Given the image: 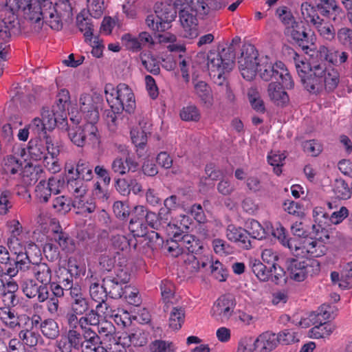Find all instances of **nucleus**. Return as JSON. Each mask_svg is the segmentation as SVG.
I'll return each instance as SVG.
<instances>
[{
  "instance_id": "obj_1",
  "label": "nucleus",
  "mask_w": 352,
  "mask_h": 352,
  "mask_svg": "<svg viewBox=\"0 0 352 352\" xmlns=\"http://www.w3.org/2000/svg\"><path fill=\"white\" fill-rule=\"evenodd\" d=\"M232 47L223 49L221 52H210L207 55V65L209 74L219 87V91L225 94L230 102H233L234 95L226 80V74L234 66V53Z\"/></svg>"
},
{
  "instance_id": "obj_2",
  "label": "nucleus",
  "mask_w": 352,
  "mask_h": 352,
  "mask_svg": "<svg viewBox=\"0 0 352 352\" xmlns=\"http://www.w3.org/2000/svg\"><path fill=\"white\" fill-rule=\"evenodd\" d=\"M309 72L302 74L301 82L305 89L311 94H318L325 89L333 91L340 82L338 72L331 66L327 67L322 62L312 57L309 61Z\"/></svg>"
},
{
  "instance_id": "obj_3",
  "label": "nucleus",
  "mask_w": 352,
  "mask_h": 352,
  "mask_svg": "<svg viewBox=\"0 0 352 352\" xmlns=\"http://www.w3.org/2000/svg\"><path fill=\"white\" fill-rule=\"evenodd\" d=\"M26 6L23 7L24 18L31 23L32 30L38 32L43 26V20L54 30L63 28L65 19L56 12L52 3L49 0H25Z\"/></svg>"
},
{
  "instance_id": "obj_4",
  "label": "nucleus",
  "mask_w": 352,
  "mask_h": 352,
  "mask_svg": "<svg viewBox=\"0 0 352 352\" xmlns=\"http://www.w3.org/2000/svg\"><path fill=\"white\" fill-rule=\"evenodd\" d=\"M106 99L111 108L117 112L125 111L131 114L135 109V96L132 89L124 83H120L114 88L113 85L107 84L104 87Z\"/></svg>"
},
{
  "instance_id": "obj_5",
  "label": "nucleus",
  "mask_w": 352,
  "mask_h": 352,
  "mask_svg": "<svg viewBox=\"0 0 352 352\" xmlns=\"http://www.w3.org/2000/svg\"><path fill=\"white\" fill-rule=\"evenodd\" d=\"M256 72L265 81L278 82L281 80L285 89H292L294 83L290 74L282 62L272 63L268 61L267 58L261 60Z\"/></svg>"
},
{
  "instance_id": "obj_6",
  "label": "nucleus",
  "mask_w": 352,
  "mask_h": 352,
  "mask_svg": "<svg viewBox=\"0 0 352 352\" xmlns=\"http://www.w3.org/2000/svg\"><path fill=\"white\" fill-rule=\"evenodd\" d=\"M301 12L305 19L309 21L317 30L318 34L327 41H332L336 37V30L334 26L324 18L319 16L311 4L304 2L301 4Z\"/></svg>"
},
{
  "instance_id": "obj_7",
  "label": "nucleus",
  "mask_w": 352,
  "mask_h": 352,
  "mask_svg": "<svg viewBox=\"0 0 352 352\" xmlns=\"http://www.w3.org/2000/svg\"><path fill=\"white\" fill-rule=\"evenodd\" d=\"M284 32L306 54L314 50L316 37L311 30L304 25L302 21H299L294 25L285 28Z\"/></svg>"
},
{
  "instance_id": "obj_8",
  "label": "nucleus",
  "mask_w": 352,
  "mask_h": 352,
  "mask_svg": "<svg viewBox=\"0 0 352 352\" xmlns=\"http://www.w3.org/2000/svg\"><path fill=\"white\" fill-rule=\"evenodd\" d=\"M258 52L252 45L243 46L241 56L239 58V68L243 78L252 80L256 76L258 66Z\"/></svg>"
},
{
  "instance_id": "obj_9",
  "label": "nucleus",
  "mask_w": 352,
  "mask_h": 352,
  "mask_svg": "<svg viewBox=\"0 0 352 352\" xmlns=\"http://www.w3.org/2000/svg\"><path fill=\"white\" fill-rule=\"evenodd\" d=\"M314 263L302 257L287 258L285 264L289 278L297 282L305 280L311 272Z\"/></svg>"
},
{
  "instance_id": "obj_10",
  "label": "nucleus",
  "mask_w": 352,
  "mask_h": 352,
  "mask_svg": "<svg viewBox=\"0 0 352 352\" xmlns=\"http://www.w3.org/2000/svg\"><path fill=\"white\" fill-rule=\"evenodd\" d=\"M235 306V299L232 295L221 296L214 304L211 310V316L217 321L222 323L226 322L232 316Z\"/></svg>"
},
{
  "instance_id": "obj_11",
  "label": "nucleus",
  "mask_w": 352,
  "mask_h": 352,
  "mask_svg": "<svg viewBox=\"0 0 352 352\" xmlns=\"http://www.w3.org/2000/svg\"><path fill=\"white\" fill-rule=\"evenodd\" d=\"M68 131V137L73 144L77 146H83L87 137L90 139H96L98 129L95 124L87 122L83 125L70 126L65 127Z\"/></svg>"
},
{
  "instance_id": "obj_12",
  "label": "nucleus",
  "mask_w": 352,
  "mask_h": 352,
  "mask_svg": "<svg viewBox=\"0 0 352 352\" xmlns=\"http://www.w3.org/2000/svg\"><path fill=\"white\" fill-rule=\"evenodd\" d=\"M25 1V0H6V10L8 11L11 16L3 20V27L14 35L21 32L20 23L16 14L19 11L24 14L23 7L26 6Z\"/></svg>"
},
{
  "instance_id": "obj_13",
  "label": "nucleus",
  "mask_w": 352,
  "mask_h": 352,
  "mask_svg": "<svg viewBox=\"0 0 352 352\" xmlns=\"http://www.w3.org/2000/svg\"><path fill=\"white\" fill-rule=\"evenodd\" d=\"M67 175L66 176V184H68L71 180L76 182L80 181L85 186H87V182L91 181L94 177L92 171V166L90 164L82 159H80L76 166L74 165L67 166Z\"/></svg>"
},
{
  "instance_id": "obj_14",
  "label": "nucleus",
  "mask_w": 352,
  "mask_h": 352,
  "mask_svg": "<svg viewBox=\"0 0 352 352\" xmlns=\"http://www.w3.org/2000/svg\"><path fill=\"white\" fill-rule=\"evenodd\" d=\"M21 263L24 264L25 269L20 270L19 272L26 273L30 272L35 279L40 283L49 285L52 280V271L50 266L44 262L32 263L30 259L28 261L21 259Z\"/></svg>"
},
{
  "instance_id": "obj_15",
  "label": "nucleus",
  "mask_w": 352,
  "mask_h": 352,
  "mask_svg": "<svg viewBox=\"0 0 352 352\" xmlns=\"http://www.w3.org/2000/svg\"><path fill=\"white\" fill-rule=\"evenodd\" d=\"M82 335L81 329H68L56 342V346L60 352H72L73 349L80 351L82 346Z\"/></svg>"
},
{
  "instance_id": "obj_16",
  "label": "nucleus",
  "mask_w": 352,
  "mask_h": 352,
  "mask_svg": "<svg viewBox=\"0 0 352 352\" xmlns=\"http://www.w3.org/2000/svg\"><path fill=\"white\" fill-rule=\"evenodd\" d=\"M139 238V239H133V248L142 254L152 253L153 250L157 248V245H160L163 242L159 233L155 231Z\"/></svg>"
},
{
  "instance_id": "obj_17",
  "label": "nucleus",
  "mask_w": 352,
  "mask_h": 352,
  "mask_svg": "<svg viewBox=\"0 0 352 352\" xmlns=\"http://www.w3.org/2000/svg\"><path fill=\"white\" fill-rule=\"evenodd\" d=\"M79 106L87 122L96 125L99 120V112L93 97L87 94H82L79 99Z\"/></svg>"
},
{
  "instance_id": "obj_18",
  "label": "nucleus",
  "mask_w": 352,
  "mask_h": 352,
  "mask_svg": "<svg viewBox=\"0 0 352 352\" xmlns=\"http://www.w3.org/2000/svg\"><path fill=\"white\" fill-rule=\"evenodd\" d=\"M226 236L229 241L235 243L241 249L250 250L253 247L248 231L242 228L229 225L226 229Z\"/></svg>"
},
{
  "instance_id": "obj_19",
  "label": "nucleus",
  "mask_w": 352,
  "mask_h": 352,
  "mask_svg": "<svg viewBox=\"0 0 352 352\" xmlns=\"http://www.w3.org/2000/svg\"><path fill=\"white\" fill-rule=\"evenodd\" d=\"M81 352H107L102 346L100 337L91 328H83Z\"/></svg>"
},
{
  "instance_id": "obj_20",
  "label": "nucleus",
  "mask_w": 352,
  "mask_h": 352,
  "mask_svg": "<svg viewBox=\"0 0 352 352\" xmlns=\"http://www.w3.org/2000/svg\"><path fill=\"white\" fill-rule=\"evenodd\" d=\"M66 188L74 197L73 199L71 200V207L72 206L76 209L82 208L83 202H87L91 199L87 197L88 186L80 181L71 180L68 184H66Z\"/></svg>"
},
{
  "instance_id": "obj_21",
  "label": "nucleus",
  "mask_w": 352,
  "mask_h": 352,
  "mask_svg": "<svg viewBox=\"0 0 352 352\" xmlns=\"http://www.w3.org/2000/svg\"><path fill=\"white\" fill-rule=\"evenodd\" d=\"M314 316L316 318V320L314 322L315 327L311 329V333L315 338H325L332 333L336 329L335 324L327 322H322L329 318V313L327 311H324L322 314L320 312Z\"/></svg>"
},
{
  "instance_id": "obj_22",
  "label": "nucleus",
  "mask_w": 352,
  "mask_h": 352,
  "mask_svg": "<svg viewBox=\"0 0 352 352\" xmlns=\"http://www.w3.org/2000/svg\"><path fill=\"white\" fill-rule=\"evenodd\" d=\"M154 8L156 17L161 21L162 28L169 29L170 23L177 16V11L174 6L167 3H157Z\"/></svg>"
},
{
  "instance_id": "obj_23",
  "label": "nucleus",
  "mask_w": 352,
  "mask_h": 352,
  "mask_svg": "<svg viewBox=\"0 0 352 352\" xmlns=\"http://www.w3.org/2000/svg\"><path fill=\"white\" fill-rule=\"evenodd\" d=\"M285 88L281 83V80L278 82H272L269 84L267 94L270 100L277 106H284L289 102V96L286 91L283 90Z\"/></svg>"
},
{
  "instance_id": "obj_24",
  "label": "nucleus",
  "mask_w": 352,
  "mask_h": 352,
  "mask_svg": "<svg viewBox=\"0 0 352 352\" xmlns=\"http://www.w3.org/2000/svg\"><path fill=\"white\" fill-rule=\"evenodd\" d=\"M0 319L10 329L21 328V321H26L29 316L26 315L17 316L14 311L9 307L0 308Z\"/></svg>"
},
{
  "instance_id": "obj_25",
  "label": "nucleus",
  "mask_w": 352,
  "mask_h": 352,
  "mask_svg": "<svg viewBox=\"0 0 352 352\" xmlns=\"http://www.w3.org/2000/svg\"><path fill=\"white\" fill-rule=\"evenodd\" d=\"M322 236L318 239H306L302 246V253L306 252L311 257H320L325 254L327 248L321 240Z\"/></svg>"
},
{
  "instance_id": "obj_26",
  "label": "nucleus",
  "mask_w": 352,
  "mask_h": 352,
  "mask_svg": "<svg viewBox=\"0 0 352 352\" xmlns=\"http://www.w3.org/2000/svg\"><path fill=\"white\" fill-rule=\"evenodd\" d=\"M254 344L259 352H271L278 344L276 333L269 331L261 333L254 341Z\"/></svg>"
},
{
  "instance_id": "obj_27",
  "label": "nucleus",
  "mask_w": 352,
  "mask_h": 352,
  "mask_svg": "<svg viewBox=\"0 0 352 352\" xmlns=\"http://www.w3.org/2000/svg\"><path fill=\"white\" fill-rule=\"evenodd\" d=\"M42 117L47 130H52L56 126L64 129L67 126V117L58 113L57 111H53L52 109L50 112L48 110H43Z\"/></svg>"
},
{
  "instance_id": "obj_28",
  "label": "nucleus",
  "mask_w": 352,
  "mask_h": 352,
  "mask_svg": "<svg viewBox=\"0 0 352 352\" xmlns=\"http://www.w3.org/2000/svg\"><path fill=\"white\" fill-rule=\"evenodd\" d=\"M193 83L195 94L202 105L208 109L211 108L214 103V99L209 85L202 80L193 82Z\"/></svg>"
},
{
  "instance_id": "obj_29",
  "label": "nucleus",
  "mask_w": 352,
  "mask_h": 352,
  "mask_svg": "<svg viewBox=\"0 0 352 352\" xmlns=\"http://www.w3.org/2000/svg\"><path fill=\"white\" fill-rule=\"evenodd\" d=\"M54 239L61 249L67 253H73L76 249V241L69 236V234L63 232L58 225L53 230Z\"/></svg>"
},
{
  "instance_id": "obj_30",
  "label": "nucleus",
  "mask_w": 352,
  "mask_h": 352,
  "mask_svg": "<svg viewBox=\"0 0 352 352\" xmlns=\"http://www.w3.org/2000/svg\"><path fill=\"white\" fill-rule=\"evenodd\" d=\"M28 154L33 161L43 160L44 165L49 167V157L46 156V148L41 140H30L28 146Z\"/></svg>"
},
{
  "instance_id": "obj_31",
  "label": "nucleus",
  "mask_w": 352,
  "mask_h": 352,
  "mask_svg": "<svg viewBox=\"0 0 352 352\" xmlns=\"http://www.w3.org/2000/svg\"><path fill=\"white\" fill-rule=\"evenodd\" d=\"M104 289L107 296L111 298L118 299L122 296L124 293L122 283L117 277L108 276L102 279Z\"/></svg>"
},
{
  "instance_id": "obj_32",
  "label": "nucleus",
  "mask_w": 352,
  "mask_h": 352,
  "mask_svg": "<svg viewBox=\"0 0 352 352\" xmlns=\"http://www.w3.org/2000/svg\"><path fill=\"white\" fill-rule=\"evenodd\" d=\"M316 6L311 5L316 12L327 19L336 21V12L338 10L336 1L334 0H318Z\"/></svg>"
},
{
  "instance_id": "obj_33",
  "label": "nucleus",
  "mask_w": 352,
  "mask_h": 352,
  "mask_svg": "<svg viewBox=\"0 0 352 352\" xmlns=\"http://www.w3.org/2000/svg\"><path fill=\"white\" fill-rule=\"evenodd\" d=\"M89 294L91 299L98 302L97 309H100L105 306H109L106 302L107 298V291L104 289V283H92L89 286Z\"/></svg>"
},
{
  "instance_id": "obj_34",
  "label": "nucleus",
  "mask_w": 352,
  "mask_h": 352,
  "mask_svg": "<svg viewBox=\"0 0 352 352\" xmlns=\"http://www.w3.org/2000/svg\"><path fill=\"white\" fill-rule=\"evenodd\" d=\"M8 245L10 250L13 251L14 254L16 255L13 262L18 261L21 262V259L28 261L30 259L27 252H24L25 250V243L23 240V236L19 238H8Z\"/></svg>"
},
{
  "instance_id": "obj_35",
  "label": "nucleus",
  "mask_w": 352,
  "mask_h": 352,
  "mask_svg": "<svg viewBox=\"0 0 352 352\" xmlns=\"http://www.w3.org/2000/svg\"><path fill=\"white\" fill-rule=\"evenodd\" d=\"M97 309V306L95 309H91L88 313H85V316H82L83 328H90L89 326H96L100 323V317L102 315L104 318L109 316V306H105V310H101Z\"/></svg>"
},
{
  "instance_id": "obj_36",
  "label": "nucleus",
  "mask_w": 352,
  "mask_h": 352,
  "mask_svg": "<svg viewBox=\"0 0 352 352\" xmlns=\"http://www.w3.org/2000/svg\"><path fill=\"white\" fill-rule=\"evenodd\" d=\"M184 257L186 267L191 273L197 272L201 267L204 268L210 263L208 258L197 257L194 254H187Z\"/></svg>"
},
{
  "instance_id": "obj_37",
  "label": "nucleus",
  "mask_w": 352,
  "mask_h": 352,
  "mask_svg": "<svg viewBox=\"0 0 352 352\" xmlns=\"http://www.w3.org/2000/svg\"><path fill=\"white\" fill-rule=\"evenodd\" d=\"M23 166L22 162L14 156L9 155L4 157L2 162L1 173L5 175H12L16 174L21 170Z\"/></svg>"
},
{
  "instance_id": "obj_38",
  "label": "nucleus",
  "mask_w": 352,
  "mask_h": 352,
  "mask_svg": "<svg viewBox=\"0 0 352 352\" xmlns=\"http://www.w3.org/2000/svg\"><path fill=\"white\" fill-rule=\"evenodd\" d=\"M338 55L339 51L329 50L324 45H321L316 51V57L314 58L318 60L319 62H322L325 66H327V62L336 65L338 64Z\"/></svg>"
},
{
  "instance_id": "obj_39",
  "label": "nucleus",
  "mask_w": 352,
  "mask_h": 352,
  "mask_svg": "<svg viewBox=\"0 0 352 352\" xmlns=\"http://www.w3.org/2000/svg\"><path fill=\"white\" fill-rule=\"evenodd\" d=\"M160 289L161 291L162 300L164 303V311H167L170 304H173V299L175 294V286L173 283L168 280L161 281Z\"/></svg>"
},
{
  "instance_id": "obj_40",
  "label": "nucleus",
  "mask_w": 352,
  "mask_h": 352,
  "mask_svg": "<svg viewBox=\"0 0 352 352\" xmlns=\"http://www.w3.org/2000/svg\"><path fill=\"white\" fill-rule=\"evenodd\" d=\"M250 266L253 273L261 281H267L272 275V269L270 265L267 266L258 259L250 261Z\"/></svg>"
},
{
  "instance_id": "obj_41",
  "label": "nucleus",
  "mask_w": 352,
  "mask_h": 352,
  "mask_svg": "<svg viewBox=\"0 0 352 352\" xmlns=\"http://www.w3.org/2000/svg\"><path fill=\"white\" fill-rule=\"evenodd\" d=\"M77 26L79 30L83 33L85 41L91 43L94 37V25L88 17H84L82 14H78L76 17Z\"/></svg>"
},
{
  "instance_id": "obj_42",
  "label": "nucleus",
  "mask_w": 352,
  "mask_h": 352,
  "mask_svg": "<svg viewBox=\"0 0 352 352\" xmlns=\"http://www.w3.org/2000/svg\"><path fill=\"white\" fill-rule=\"evenodd\" d=\"M180 245L182 248L184 256L187 254H194L201 248L199 240L195 236L188 234L180 236Z\"/></svg>"
},
{
  "instance_id": "obj_43",
  "label": "nucleus",
  "mask_w": 352,
  "mask_h": 352,
  "mask_svg": "<svg viewBox=\"0 0 352 352\" xmlns=\"http://www.w3.org/2000/svg\"><path fill=\"white\" fill-rule=\"evenodd\" d=\"M41 332L47 339L54 340L60 335L59 327L56 321L52 318L43 320Z\"/></svg>"
},
{
  "instance_id": "obj_44",
  "label": "nucleus",
  "mask_w": 352,
  "mask_h": 352,
  "mask_svg": "<svg viewBox=\"0 0 352 352\" xmlns=\"http://www.w3.org/2000/svg\"><path fill=\"white\" fill-rule=\"evenodd\" d=\"M185 311L182 307H173L169 316V327L174 330H178L182 327L184 322Z\"/></svg>"
},
{
  "instance_id": "obj_45",
  "label": "nucleus",
  "mask_w": 352,
  "mask_h": 352,
  "mask_svg": "<svg viewBox=\"0 0 352 352\" xmlns=\"http://www.w3.org/2000/svg\"><path fill=\"white\" fill-rule=\"evenodd\" d=\"M313 217L314 221L318 224V227L321 228V231H326V227L331 226L330 215L322 207H316L313 210Z\"/></svg>"
},
{
  "instance_id": "obj_46",
  "label": "nucleus",
  "mask_w": 352,
  "mask_h": 352,
  "mask_svg": "<svg viewBox=\"0 0 352 352\" xmlns=\"http://www.w3.org/2000/svg\"><path fill=\"white\" fill-rule=\"evenodd\" d=\"M111 241L113 247L118 251L127 252L133 248V239H128L124 235H112Z\"/></svg>"
},
{
  "instance_id": "obj_47",
  "label": "nucleus",
  "mask_w": 352,
  "mask_h": 352,
  "mask_svg": "<svg viewBox=\"0 0 352 352\" xmlns=\"http://www.w3.org/2000/svg\"><path fill=\"white\" fill-rule=\"evenodd\" d=\"M205 12H201V14L206 16L207 18H214V11L220 10L226 7L228 2L226 0H206Z\"/></svg>"
},
{
  "instance_id": "obj_48",
  "label": "nucleus",
  "mask_w": 352,
  "mask_h": 352,
  "mask_svg": "<svg viewBox=\"0 0 352 352\" xmlns=\"http://www.w3.org/2000/svg\"><path fill=\"white\" fill-rule=\"evenodd\" d=\"M70 96L67 89H61L57 95V100L55 105L53 106V111H57L58 113L63 114L67 117L66 109L69 102Z\"/></svg>"
},
{
  "instance_id": "obj_49",
  "label": "nucleus",
  "mask_w": 352,
  "mask_h": 352,
  "mask_svg": "<svg viewBox=\"0 0 352 352\" xmlns=\"http://www.w3.org/2000/svg\"><path fill=\"white\" fill-rule=\"evenodd\" d=\"M53 8L56 10V12L58 13L65 22H68L72 19L73 12L71 3L69 0H58Z\"/></svg>"
},
{
  "instance_id": "obj_50",
  "label": "nucleus",
  "mask_w": 352,
  "mask_h": 352,
  "mask_svg": "<svg viewBox=\"0 0 352 352\" xmlns=\"http://www.w3.org/2000/svg\"><path fill=\"white\" fill-rule=\"evenodd\" d=\"M182 233L175 232L173 234V239L170 241H167L164 248L173 256H178L179 255H184L182 248L180 245V236Z\"/></svg>"
},
{
  "instance_id": "obj_51",
  "label": "nucleus",
  "mask_w": 352,
  "mask_h": 352,
  "mask_svg": "<svg viewBox=\"0 0 352 352\" xmlns=\"http://www.w3.org/2000/svg\"><path fill=\"white\" fill-rule=\"evenodd\" d=\"M20 261H14L13 264H3L0 263V276H8L10 278L16 276L20 270L25 269V266Z\"/></svg>"
},
{
  "instance_id": "obj_52",
  "label": "nucleus",
  "mask_w": 352,
  "mask_h": 352,
  "mask_svg": "<svg viewBox=\"0 0 352 352\" xmlns=\"http://www.w3.org/2000/svg\"><path fill=\"white\" fill-rule=\"evenodd\" d=\"M148 349L151 352H175V346L173 342L160 339L152 341Z\"/></svg>"
},
{
  "instance_id": "obj_53",
  "label": "nucleus",
  "mask_w": 352,
  "mask_h": 352,
  "mask_svg": "<svg viewBox=\"0 0 352 352\" xmlns=\"http://www.w3.org/2000/svg\"><path fill=\"white\" fill-rule=\"evenodd\" d=\"M179 116L182 120L187 122H198L201 118L200 111L195 105L183 107L180 111Z\"/></svg>"
},
{
  "instance_id": "obj_54",
  "label": "nucleus",
  "mask_w": 352,
  "mask_h": 352,
  "mask_svg": "<svg viewBox=\"0 0 352 352\" xmlns=\"http://www.w3.org/2000/svg\"><path fill=\"white\" fill-rule=\"evenodd\" d=\"M276 14L278 17L285 26V28L294 25L299 21H296L292 12L286 7H279L276 10Z\"/></svg>"
},
{
  "instance_id": "obj_55",
  "label": "nucleus",
  "mask_w": 352,
  "mask_h": 352,
  "mask_svg": "<svg viewBox=\"0 0 352 352\" xmlns=\"http://www.w3.org/2000/svg\"><path fill=\"white\" fill-rule=\"evenodd\" d=\"M168 218L166 216L160 215V213H156L151 211H146L145 216V221L148 226L151 228L156 230H159L162 227V222L164 223H167Z\"/></svg>"
},
{
  "instance_id": "obj_56",
  "label": "nucleus",
  "mask_w": 352,
  "mask_h": 352,
  "mask_svg": "<svg viewBox=\"0 0 352 352\" xmlns=\"http://www.w3.org/2000/svg\"><path fill=\"white\" fill-rule=\"evenodd\" d=\"M19 336L24 346L27 345L30 347L36 346L38 340L41 338L38 333L28 329L21 330L19 333Z\"/></svg>"
},
{
  "instance_id": "obj_57",
  "label": "nucleus",
  "mask_w": 352,
  "mask_h": 352,
  "mask_svg": "<svg viewBox=\"0 0 352 352\" xmlns=\"http://www.w3.org/2000/svg\"><path fill=\"white\" fill-rule=\"evenodd\" d=\"M196 12L195 10H189L188 8L184 7L179 13L182 26L187 27V25L197 24Z\"/></svg>"
},
{
  "instance_id": "obj_58",
  "label": "nucleus",
  "mask_w": 352,
  "mask_h": 352,
  "mask_svg": "<svg viewBox=\"0 0 352 352\" xmlns=\"http://www.w3.org/2000/svg\"><path fill=\"white\" fill-rule=\"evenodd\" d=\"M52 208L58 212L65 214L71 210V199L64 195L56 197L52 200Z\"/></svg>"
},
{
  "instance_id": "obj_59",
  "label": "nucleus",
  "mask_w": 352,
  "mask_h": 352,
  "mask_svg": "<svg viewBox=\"0 0 352 352\" xmlns=\"http://www.w3.org/2000/svg\"><path fill=\"white\" fill-rule=\"evenodd\" d=\"M87 8L92 17L98 19L104 10V0H87Z\"/></svg>"
},
{
  "instance_id": "obj_60",
  "label": "nucleus",
  "mask_w": 352,
  "mask_h": 352,
  "mask_svg": "<svg viewBox=\"0 0 352 352\" xmlns=\"http://www.w3.org/2000/svg\"><path fill=\"white\" fill-rule=\"evenodd\" d=\"M12 193L10 190L5 189L0 193V214H6L9 210L12 207L11 199H12Z\"/></svg>"
},
{
  "instance_id": "obj_61",
  "label": "nucleus",
  "mask_w": 352,
  "mask_h": 352,
  "mask_svg": "<svg viewBox=\"0 0 352 352\" xmlns=\"http://www.w3.org/2000/svg\"><path fill=\"white\" fill-rule=\"evenodd\" d=\"M341 273L342 279L340 287L342 289H348L352 283V262L344 265Z\"/></svg>"
},
{
  "instance_id": "obj_62",
  "label": "nucleus",
  "mask_w": 352,
  "mask_h": 352,
  "mask_svg": "<svg viewBox=\"0 0 352 352\" xmlns=\"http://www.w3.org/2000/svg\"><path fill=\"white\" fill-rule=\"evenodd\" d=\"M148 129L140 131L138 129H132L131 131V138L132 142L136 147L140 148H144L147 142Z\"/></svg>"
},
{
  "instance_id": "obj_63",
  "label": "nucleus",
  "mask_w": 352,
  "mask_h": 352,
  "mask_svg": "<svg viewBox=\"0 0 352 352\" xmlns=\"http://www.w3.org/2000/svg\"><path fill=\"white\" fill-rule=\"evenodd\" d=\"M36 197L39 200L42 202H47L49 198L51 197L52 194L50 188H48V185L47 182L45 179H41L38 185L36 186Z\"/></svg>"
},
{
  "instance_id": "obj_64",
  "label": "nucleus",
  "mask_w": 352,
  "mask_h": 352,
  "mask_svg": "<svg viewBox=\"0 0 352 352\" xmlns=\"http://www.w3.org/2000/svg\"><path fill=\"white\" fill-rule=\"evenodd\" d=\"M337 37L339 42L352 49V30L348 28H342L340 29L337 33Z\"/></svg>"
}]
</instances>
